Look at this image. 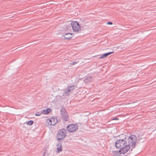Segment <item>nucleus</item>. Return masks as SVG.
I'll return each instance as SVG.
<instances>
[{
    "label": "nucleus",
    "instance_id": "1",
    "mask_svg": "<svg viewBox=\"0 0 156 156\" xmlns=\"http://www.w3.org/2000/svg\"><path fill=\"white\" fill-rule=\"evenodd\" d=\"M125 137L124 139H119L117 140L115 143V147L117 148H125L126 149H130V147L129 145H127V142L126 139Z\"/></svg>",
    "mask_w": 156,
    "mask_h": 156
},
{
    "label": "nucleus",
    "instance_id": "2",
    "mask_svg": "<svg viewBox=\"0 0 156 156\" xmlns=\"http://www.w3.org/2000/svg\"><path fill=\"white\" fill-rule=\"evenodd\" d=\"M127 140L128 144L127 145L130 147V151H132L136 147L137 141L136 136L135 135H132L128 137Z\"/></svg>",
    "mask_w": 156,
    "mask_h": 156
},
{
    "label": "nucleus",
    "instance_id": "3",
    "mask_svg": "<svg viewBox=\"0 0 156 156\" xmlns=\"http://www.w3.org/2000/svg\"><path fill=\"white\" fill-rule=\"evenodd\" d=\"M66 130L64 128L59 129L56 135L57 140L59 142L62 141L66 136Z\"/></svg>",
    "mask_w": 156,
    "mask_h": 156
},
{
    "label": "nucleus",
    "instance_id": "4",
    "mask_svg": "<svg viewBox=\"0 0 156 156\" xmlns=\"http://www.w3.org/2000/svg\"><path fill=\"white\" fill-rule=\"evenodd\" d=\"M72 28L73 32H79L81 30V27L79 23L76 21L71 22Z\"/></svg>",
    "mask_w": 156,
    "mask_h": 156
},
{
    "label": "nucleus",
    "instance_id": "5",
    "mask_svg": "<svg viewBox=\"0 0 156 156\" xmlns=\"http://www.w3.org/2000/svg\"><path fill=\"white\" fill-rule=\"evenodd\" d=\"M61 115L63 121L66 122L69 120V117L65 108L62 107L60 109Z\"/></svg>",
    "mask_w": 156,
    "mask_h": 156
},
{
    "label": "nucleus",
    "instance_id": "6",
    "mask_svg": "<svg viewBox=\"0 0 156 156\" xmlns=\"http://www.w3.org/2000/svg\"><path fill=\"white\" fill-rule=\"evenodd\" d=\"M78 126L76 124H72L69 125L67 127V130L69 132H73L78 129Z\"/></svg>",
    "mask_w": 156,
    "mask_h": 156
},
{
    "label": "nucleus",
    "instance_id": "7",
    "mask_svg": "<svg viewBox=\"0 0 156 156\" xmlns=\"http://www.w3.org/2000/svg\"><path fill=\"white\" fill-rule=\"evenodd\" d=\"M50 120L52 121V123H48V124L49 125H55L58 122L56 117L55 118L54 117H52V118H51V119Z\"/></svg>",
    "mask_w": 156,
    "mask_h": 156
},
{
    "label": "nucleus",
    "instance_id": "8",
    "mask_svg": "<svg viewBox=\"0 0 156 156\" xmlns=\"http://www.w3.org/2000/svg\"><path fill=\"white\" fill-rule=\"evenodd\" d=\"M59 142L58 144L57 145V151H56V152L58 153H59V152H62V143L60 142Z\"/></svg>",
    "mask_w": 156,
    "mask_h": 156
},
{
    "label": "nucleus",
    "instance_id": "9",
    "mask_svg": "<svg viewBox=\"0 0 156 156\" xmlns=\"http://www.w3.org/2000/svg\"><path fill=\"white\" fill-rule=\"evenodd\" d=\"M73 33H66L64 35V37L66 40H69L73 37Z\"/></svg>",
    "mask_w": 156,
    "mask_h": 156
},
{
    "label": "nucleus",
    "instance_id": "10",
    "mask_svg": "<svg viewBox=\"0 0 156 156\" xmlns=\"http://www.w3.org/2000/svg\"><path fill=\"white\" fill-rule=\"evenodd\" d=\"M119 149H120L118 151V152L119 155L121 154H124L129 150V149H126V147Z\"/></svg>",
    "mask_w": 156,
    "mask_h": 156
},
{
    "label": "nucleus",
    "instance_id": "11",
    "mask_svg": "<svg viewBox=\"0 0 156 156\" xmlns=\"http://www.w3.org/2000/svg\"><path fill=\"white\" fill-rule=\"evenodd\" d=\"M93 78L89 75L87 76L84 79L83 81L85 83H87L92 81Z\"/></svg>",
    "mask_w": 156,
    "mask_h": 156
},
{
    "label": "nucleus",
    "instance_id": "12",
    "mask_svg": "<svg viewBox=\"0 0 156 156\" xmlns=\"http://www.w3.org/2000/svg\"><path fill=\"white\" fill-rule=\"evenodd\" d=\"M72 25L71 23L70 24L66 23L64 26V30H71Z\"/></svg>",
    "mask_w": 156,
    "mask_h": 156
},
{
    "label": "nucleus",
    "instance_id": "13",
    "mask_svg": "<svg viewBox=\"0 0 156 156\" xmlns=\"http://www.w3.org/2000/svg\"><path fill=\"white\" fill-rule=\"evenodd\" d=\"M114 53V51H112V52H108V53H106L104 54L99 57V58L100 59H103V58H105L108 56L109 55H110L112 54L113 53Z\"/></svg>",
    "mask_w": 156,
    "mask_h": 156
},
{
    "label": "nucleus",
    "instance_id": "14",
    "mask_svg": "<svg viewBox=\"0 0 156 156\" xmlns=\"http://www.w3.org/2000/svg\"><path fill=\"white\" fill-rule=\"evenodd\" d=\"M64 92L63 95H65L66 96L69 95L70 94V93L71 92L68 87L65 90H64Z\"/></svg>",
    "mask_w": 156,
    "mask_h": 156
},
{
    "label": "nucleus",
    "instance_id": "15",
    "mask_svg": "<svg viewBox=\"0 0 156 156\" xmlns=\"http://www.w3.org/2000/svg\"><path fill=\"white\" fill-rule=\"evenodd\" d=\"M42 112L43 114H47L51 112V110L50 108H48L45 110H43Z\"/></svg>",
    "mask_w": 156,
    "mask_h": 156
},
{
    "label": "nucleus",
    "instance_id": "16",
    "mask_svg": "<svg viewBox=\"0 0 156 156\" xmlns=\"http://www.w3.org/2000/svg\"><path fill=\"white\" fill-rule=\"evenodd\" d=\"M34 123V122L33 120H30L27 122H25L24 123H26L27 125L31 126Z\"/></svg>",
    "mask_w": 156,
    "mask_h": 156
},
{
    "label": "nucleus",
    "instance_id": "17",
    "mask_svg": "<svg viewBox=\"0 0 156 156\" xmlns=\"http://www.w3.org/2000/svg\"><path fill=\"white\" fill-rule=\"evenodd\" d=\"M112 153H113V155L114 156H119L120 155L118 152V151H112Z\"/></svg>",
    "mask_w": 156,
    "mask_h": 156
},
{
    "label": "nucleus",
    "instance_id": "18",
    "mask_svg": "<svg viewBox=\"0 0 156 156\" xmlns=\"http://www.w3.org/2000/svg\"><path fill=\"white\" fill-rule=\"evenodd\" d=\"M68 87L69 89V90L71 91V92H72V90L75 87V86L74 85H72L70 86H68Z\"/></svg>",
    "mask_w": 156,
    "mask_h": 156
},
{
    "label": "nucleus",
    "instance_id": "19",
    "mask_svg": "<svg viewBox=\"0 0 156 156\" xmlns=\"http://www.w3.org/2000/svg\"><path fill=\"white\" fill-rule=\"evenodd\" d=\"M42 113V111L41 112H37L35 113V115L36 116H39Z\"/></svg>",
    "mask_w": 156,
    "mask_h": 156
},
{
    "label": "nucleus",
    "instance_id": "20",
    "mask_svg": "<svg viewBox=\"0 0 156 156\" xmlns=\"http://www.w3.org/2000/svg\"><path fill=\"white\" fill-rule=\"evenodd\" d=\"M107 24L108 25H112L113 24V23L111 22H108L107 23Z\"/></svg>",
    "mask_w": 156,
    "mask_h": 156
},
{
    "label": "nucleus",
    "instance_id": "21",
    "mask_svg": "<svg viewBox=\"0 0 156 156\" xmlns=\"http://www.w3.org/2000/svg\"><path fill=\"white\" fill-rule=\"evenodd\" d=\"M112 120H119V119L118 118L115 117V118H113L112 119Z\"/></svg>",
    "mask_w": 156,
    "mask_h": 156
},
{
    "label": "nucleus",
    "instance_id": "22",
    "mask_svg": "<svg viewBox=\"0 0 156 156\" xmlns=\"http://www.w3.org/2000/svg\"><path fill=\"white\" fill-rule=\"evenodd\" d=\"M76 63H77V62H72V63H71L70 64H72V65H74Z\"/></svg>",
    "mask_w": 156,
    "mask_h": 156
},
{
    "label": "nucleus",
    "instance_id": "23",
    "mask_svg": "<svg viewBox=\"0 0 156 156\" xmlns=\"http://www.w3.org/2000/svg\"><path fill=\"white\" fill-rule=\"evenodd\" d=\"M140 136H138V140H141L142 139V138H141L140 137Z\"/></svg>",
    "mask_w": 156,
    "mask_h": 156
},
{
    "label": "nucleus",
    "instance_id": "24",
    "mask_svg": "<svg viewBox=\"0 0 156 156\" xmlns=\"http://www.w3.org/2000/svg\"><path fill=\"white\" fill-rule=\"evenodd\" d=\"M43 150L44 151H46V152H47V148L46 147H44V148H43Z\"/></svg>",
    "mask_w": 156,
    "mask_h": 156
},
{
    "label": "nucleus",
    "instance_id": "25",
    "mask_svg": "<svg viewBox=\"0 0 156 156\" xmlns=\"http://www.w3.org/2000/svg\"><path fill=\"white\" fill-rule=\"evenodd\" d=\"M51 119V118L50 119H48L47 120H48L49 122H50V123H52V121H51L50 120Z\"/></svg>",
    "mask_w": 156,
    "mask_h": 156
},
{
    "label": "nucleus",
    "instance_id": "26",
    "mask_svg": "<svg viewBox=\"0 0 156 156\" xmlns=\"http://www.w3.org/2000/svg\"><path fill=\"white\" fill-rule=\"evenodd\" d=\"M46 153V151H45L44 153L43 156H44Z\"/></svg>",
    "mask_w": 156,
    "mask_h": 156
}]
</instances>
